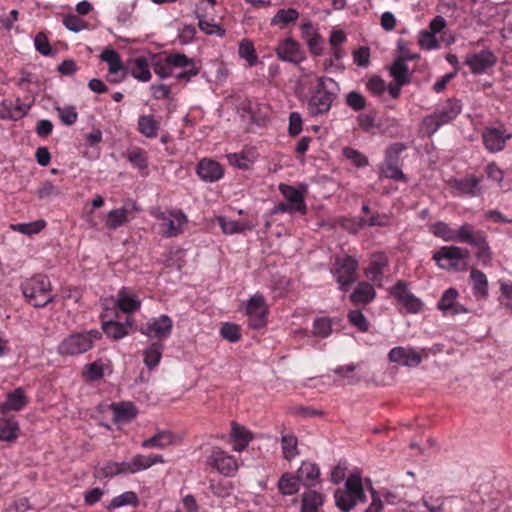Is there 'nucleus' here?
<instances>
[{
  "instance_id": "13",
  "label": "nucleus",
  "mask_w": 512,
  "mask_h": 512,
  "mask_svg": "<svg viewBox=\"0 0 512 512\" xmlns=\"http://www.w3.org/2000/svg\"><path fill=\"white\" fill-rule=\"evenodd\" d=\"M268 305L264 296L260 293L254 294L246 304V314L249 326L253 329H260L267 323Z\"/></svg>"
},
{
  "instance_id": "38",
  "label": "nucleus",
  "mask_w": 512,
  "mask_h": 512,
  "mask_svg": "<svg viewBox=\"0 0 512 512\" xmlns=\"http://www.w3.org/2000/svg\"><path fill=\"white\" fill-rule=\"evenodd\" d=\"M163 348L162 343L154 342L144 350V363L148 369L152 370L159 365L162 358Z\"/></svg>"
},
{
  "instance_id": "12",
  "label": "nucleus",
  "mask_w": 512,
  "mask_h": 512,
  "mask_svg": "<svg viewBox=\"0 0 512 512\" xmlns=\"http://www.w3.org/2000/svg\"><path fill=\"white\" fill-rule=\"evenodd\" d=\"M425 349H418L412 346H397L388 353L390 362L405 367H417L423 357H426Z\"/></svg>"
},
{
  "instance_id": "19",
  "label": "nucleus",
  "mask_w": 512,
  "mask_h": 512,
  "mask_svg": "<svg viewBox=\"0 0 512 512\" xmlns=\"http://www.w3.org/2000/svg\"><path fill=\"white\" fill-rule=\"evenodd\" d=\"M100 58L109 65L108 79L112 83H119L124 79L125 73L121 57L113 49H105Z\"/></svg>"
},
{
  "instance_id": "21",
  "label": "nucleus",
  "mask_w": 512,
  "mask_h": 512,
  "mask_svg": "<svg viewBox=\"0 0 512 512\" xmlns=\"http://www.w3.org/2000/svg\"><path fill=\"white\" fill-rule=\"evenodd\" d=\"M30 106L21 102L20 99L4 100L0 103V118L7 120H19L24 117Z\"/></svg>"
},
{
  "instance_id": "58",
  "label": "nucleus",
  "mask_w": 512,
  "mask_h": 512,
  "mask_svg": "<svg viewBox=\"0 0 512 512\" xmlns=\"http://www.w3.org/2000/svg\"><path fill=\"white\" fill-rule=\"evenodd\" d=\"M128 160L130 163L141 170L147 168L148 159L146 153L140 149H134L128 153Z\"/></svg>"
},
{
  "instance_id": "43",
  "label": "nucleus",
  "mask_w": 512,
  "mask_h": 512,
  "mask_svg": "<svg viewBox=\"0 0 512 512\" xmlns=\"http://www.w3.org/2000/svg\"><path fill=\"white\" fill-rule=\"evenodd\" d=\"M227 160L230 165L240 169H249L255 162V155L253 152H239L230 153L227 155Z\"/></svg>"
},
{
  "instance_id": "15",
  "label": "nucleus",
  "mask_w": 512,
  "mask_h": 512,
  "mask_svg": "<svg viewBox=\"0 0 512 512\" xmlns=\"http://www.w3.org/2000/svg\"><path fill=\"white\" fill-rule=\"evenodd\" d=\"M278 58L285 62L298 64L305 59V52L298 42L292 38H286L275 48Z\"/></svg>"
},
{
  "instance_id": "56",
  "label": "nucleus",
  "mask_w": 512,
  "mask_h": 512,
  "mask_svg": "<svg viewBox=\"0 0 512 512\" xmlns=\"http://www.w3.org/2000/svg\"><path fill=\"white\" fill-rule=\"evenodd\" d=\"M198 26L201 31L208 35L223 36L225 34V30L218 24H215L200 15H198Z\"/></svg>"
},
{
  "instance_id": "61",
  "label": "nucleus",
  "mask_w": 512,
  "mask_h": 512,
  "mask_svg": "<svg viewBox=\"0 0 512 512\" xmlns=\"http://www.w3.org/2000/svg\"><path fill=\"white\" fill-rule=\"evenodd\" d=\"M61 194V190L59 187L54 185L50 181L44 182L41 187L37 190V195L41 199H49L52 197H57Z\"/></svg>"
},
{
  "instance_id": "22",
  "label": "nucleus",
  "mask_w": 512,
  "mask_h": 512,
  "mask_svg": "<svg viewBox=\"0 0 512 512\" xmlns=\"http://www.w3.org/2000/svg\"><path fill=\"white\" fill-rule=\"evenodd\" d=\"M457 297L458 292L454 288H449L443 293L437 306L445 316L466 312V309L456 302Z\"/></svg>"
},
{
  "instance_id": "7",
  "label": "nucleus",
  "mask_w": 512,
  "mask_h": 512,
  "mask_svg": "<svg viewBox=\"0 0 512 512\" xmlns=\"http://www.w3.org/2000/svg\"><path fill=\"white\" fill-rule=\"evenodd\" d=\"M469 251L457 246H445L434 253L433 259L441 269L462 271L466 269Z\"/></svg>"
},
{
  "instance_id": "17",
  "label": "nucleus",
  "mask_w": 512,
  "mask_h": 512,
  "mask_svg": "<svg viewBox=\"0 0 512 512\" xmlns=\"http://www.w3.org/2000/svg\"><path fill=\"white\" fill-rule=\"evenodd\" d=\"M280 192L289 203V209L292 212L305 213L306 204L304 201V195L307 191L306 185H301L299 189L293 186L281 184L279 186Z\"/></svg>"
},
{
  "instance_id": "50",
  "label": "nucleus",
  "mask_w": 512,
  "mask_h": 512,
  "mask_svg": "<svg viewBox=\"0 0 512 512\" xmlns=\"http://www.w3.org/2000/svg\"><path fill=\"white\" fill-rule=\"evenodd\" d=\"M455 186L462 194L476 196L480 193L479 180L475 177L456 181Z\"/></svg>"
},
{
  "instance_id": "45",
  "label": "nucleus",
  "mask_w": 512,
  "mask_h": 512,
  "mask_svg": "<svg viewBox=\"0 0 512 512\" xmlns=\"http://www.w3.org/2000/svg\"><path fill=\"white\" fill-rule=\"evenodd\" d=\"M454 237L453 242L467 243L470 245L477 244V240L480 238L474 234L473 226L468 223L463 224L458 229H454Z\"/></svg>"
},
{
  "instance_id": "20",
  "label": "nucleus",
  "mask_w": 512,
  "mask_h": 512,
  "mask_svg": "<svg viewBox=\"0 0 512 512\" xmlns=\"http://www.w3.org/2000/svg\"><path fill=\"white\" fill-rule=\"evenodd\" d=\"M196 173L204 182L213 183L223 177L224 169L215 160L203 158L197 164Z\"/></svg>"
},
{
  "instance_id": "28",
  "label": "nucleus",
  "mask_w": 512,
  "mask_h": 512,
  "mask_svg": "<svg viewBox=\"0 0 512 512\" xmlns=\"http://www.w3.org/2000/svg\"><path fill=\"white\" fill-rule=\"evenodd\" d=\"M300 482L305 486H314L318 483L320 469L317 464L310 461H303L297 470Z\"/></svg>"
},
{
  "instance_id": "3",
  "label": "nucleus",
  "mask_w": 512,
  "mask_h": 512,
  "mask_svg": "<svg viewBox=\"0 0 512 512\" xmlns=\"http://www.w3.org/2000/svg\"><path fill=\"white\" fill-rule=\"evenodd\" d=\"M462 105L457 99H448L421 124V131L427 136L434 135L442 126L449 124L461 113Z\"/></svg>"
},
{
  "instance_id": "11",
  "label": "nucleus",
  "mask_w": 512,
  "mask_h": 512,
  "mask_svg": "<svg viewBox=\"0 0 512 512\" xmlns=\"http://www.w3.org/2000/svg\"><path fill=\"white\" fill-rule=\"evenodd\" d=\"M173 328V321L168 315H160L150 318L140 328L139 332L148 338L155 339L161 343L170 337Z\"/></svg>"
},
{
  "instance_id": "49",
  "label": "nucleus",
  "mask_w": 512,
  "mask_h": 512,
  "mask_svg": "<svg viewBox=\"0 0 512 512\" xmlns=\"http://www.w3.org/2000/svg\"><path fill=\"white\" fill-rule=\"evenodd\" d=\"M138 504V496L133 491H126L116 497H114L109 505L108 509H116L126 505L136 506Z\"/></svg>"
},
{
  "instance_id": "33",
  "label": "nucleus",
  "mask_w": 512,
  "mask_h": 512,
  "mask_svg": "<svg viewBox=\"0 0 512 512\" xmlns=\"http://www.w3.org/2000/svg\"><path fill=\"white\" fill-rule=\"evenodd\" d=\"M132 466L134 473H138L144 470L149 469L155 464L164 463L165 460L162 455L158 454H150V455H142L136 454L131 458Z\"/></svg>"
},
{
  "instance_id": "27",
  "label": "nucleus",
  "mask_w": 512,
  "mask_h": 512,
  "mask_svg": "<svg viewBox=\"0 0 512 512\" xmlns=\"http://www.w3.org/2000/svg\"><path fill=\"white\" fill-rule=\"evenodd\" d=\"M388 265V259L384 255H375L367 268L366 277L377 286L382 285L384 269Z\"/></svg>"
},
{
  "instance_id": "6",
  "label": "nucleus",
  "mask_w": 512,
  "mask_h": 512,
  "mask_svg": "<svg viewBox=\"0 0 512 512\" xmlns=\"http://www.w3.org/2000/svg\"><path fill=\"white\" fill-rule=\"evenodd\" d=\"M22 292L25 298L34 307H44L53 300L51 283L46 276L38 275L26 280L22 284Z\"/></svg>"
},
{
  "instance_id": "62",
  "label": "nucleus",
  "mask_w": 512,
  "mask_h": 512,
  "mask_svg": "<svg viewBox=\"0 0 512 512\" xmlns=\"http://www.w3.org/2000/svg\"><path fill=\"white\" fill-rule=\"evenodd\" d=\"M57 112L61 121L66 125H72L77 121L78 114L73 106L58 107Z\"/></svg>"
},
{
  "instance_id": "10",
  "label": "nucleus",
  "mask_w": 512,
  "mask_h": 512,
  "mask_svg": "<svg viewBox=\"0 0 512 512\" xmlns=\"http://www.w3.org/2000/svg\"><path fill=\"white\" fill-rule=\"evenodd\" d=\"M358 262L351 256L336 258L334 269L332 271L339 289L347 291L349 286L357 279Z\"/></svg>"
},
{
  "instance_id": "25",
  "label": "nucleus",
  "mask_w": 512,
  "mask_h": 512,
  "mask_svg": "<svg viewBox=\"0 0 512 512\" xmlns=\"http://www.w3.org/2000/svg\"><path fill=\"white\" fill-rule=\"evenodd\" d=\"M216 220L225 234L243 233L256 227V223L249 220L238 221L224 216H219Z\"/></svg>"
},
{
  "instance_id": "5",
  "label": "nucleus",
  "mask_w": 512,
  "mask_h": 512,
  "mask_svg": "<svg viewBox=\"0 0 512 512\" xmlns=\"http://www.w3.org/2000/svg\"><path fill=\"white\" fill-rule=\"evenodd\" d=\"M101 333L90 330L86 333H73L65 337L57 346V353L61 356H77L90 350L95 341L100 339Z\"/></svg>"
},
{
  "instance_id": "30",
  "label": "nucleus",
  "mask_w": 512,
  "mask_h": 512,
  "mask_svg": "<svg viewBox=\"0 0 512 512\" xmlns=\"http://www.w3.org/2000/svg\"><path fill=\"white\" fill-rule=\"evenodd\" d=\"M132 326V322L127 320L124 323L116 322V321H104L102 323L103 332L110 338L114 340H119L124 338L129 334V330Z\"/></svg>"
},
{
  "instance_id": "26",
  "label": "nucleus",
  "mask_w": 512,
  "mask_h": 512,
  "mask_svg": "<svg viewBox=\"0 0 512 512\" xmlns=\"http://www.w3.org/2000/svg\"><path fill=\"white\" fill-rule=\"evenodd\" d=\"M178 440L179 438L174 433L168 430H163L144 440L141 446L143 448L165 449L174 445Z\"/></svg>"
},
{
  "instance_id": "42",
  "label": "nucleus",
  "mask_w": 512,
  "mask_h": 512,
  "mask_svg": "<svg viewBox=\"0 0 512 512\" xmlns=\"http://www.w3.org/2000/svg\"><path fill=\"white\" fill-rule=\"evenodd\" d=\"M113 417L118 422H126L132 420L136 416L134 405L129 402L114 403L111 405Z\"/></svg>"
},
{
  "instance_id": "59",
  "label": "nucleus",
  "mask_w": 512,
  "mask_h": 512,
  "mask_svg": "<svg viewBox=\"0 0 512 512\" xmlns=\"http://www.w3.org/2000/svg\"><path fill=\"white\" fill-rule=\"evenodd\" d=\"M331 322L327 318H318L313 323V334L326 338L331 334Z\"/></svg>"
},
{
  "instance_id": "52",
  "label": "nucleus",
  "mask_w": 512,
  "mask_h": 512,
  "mask_svg": "<svg viewBox=\"0 0 512 512\" xmlns=\"http://www.w3.org/2000/svg\"><path fill=\"white\" fill-rule=\"evenodd\" d=\"M45 227L43 220H38L30 223H19L11 225L12 230L20 232L25 235H32L40 232Z\"/></svg>"
},
{
  "instance_id": "8",
  "label": "nucleus",
  "mask_w": 512,
  "mask_h": 512,
  "mask_svg": "<svg viewBox=\"0 0 512 512\" xmlns=\"http://www.w3.org/2000/svg\"><path fill=\"white\" fill-rule=\"evenodd\" d=\"M206 464L226 477L234 476L239 468L237 459L217 446L208 450Z\"/></svg>"
},
{
  "instance_id": "53",
  "label": "nucleus",
  "mask_w": 512,
  "mask_h": 512,
  "mask_svg": "<svg viewBox=\"0 0 512 512\" xmlns=\"http://www.w3.org/2000/svg\"><path fill=\"white\" fill-rule=\"evenodd\" d=\"M418 44L422 49L433 50L439 48V41L436 36L428 30H422L418 35Z\"/></svg>"
},
{
  "instance_id": "60",
  "label": "nucleus",
  "mask_w": 512,
  "mask_h": 512,
  "mask_svg": "<svg viewBox=\"0 0 512 512\" xmlns=\"http://www.w3.org/2000/svg\"><path fill=\"white\" fill-rule=\"evenodd\" d=\"M346 104L354 111H361L366 106V100L360 93L351 91L346 96Z\"/></svg>"
},
{
  "instance_id": "31",
  "label": "nucleus",
  "mask_w": 512,
  "mask_h": 512,
  "mask_svg": "<svg viewBox=\"0 0 512 512\" xmlns=\"http://www.w3.org/2000/svg\"><path fill=\"white\" fill-rule=\"evenodd\" d=\"M27 404V398L21 388L15 389L7 395L4 403L0 404V411L5 413L7 411H19Z\"/></svg>"
},
{
  "instance_id": "41",
  "label": "nucleus",
  "mask_w": 512,
  "mask_h": 512,
  "mask_svg": "<svg viewBox=\"0 0 512 512\" xmlns=\"http://www.w3.org/2000/svg\"><path fill=\"white\" fill-rule=\"evenodd\" d=\"M299 18V12L294 8L280 9L271 19V25L278 26L281 29L295 23Z\"/></svg>"
},
{
  "instance_id": "2",
  "label": "nucleus",
  "mask_w": 512,
  "mask_h": 512,
  "mask_svg": "<svg viewBox=\"0 0 512 512\" xmlns=\"http://www.w3.org/2000/svg\"><path fill=\"white\" fill-rule=\"evenodd\" d=\"M340 88L337 82L329 77H317V86L307 103V110L313 117L329 112Z\"/></svg>"
},
{
  "instance_id": "64",
  "label": "nucleus",
  "mask_w": 512,
  "mask_h": 512,
  "mask_svg": "<svg viewBox=\"0 0 512 512\" xmlns=\"http://www.w3.org/2000/svg\"><path fill=\"white\" fill-rule=\"evenodd\" d=\"M348 319L355 327H357L362 332H366L369 328V324L366 317L359 310L351 311L348 314Z\"/></svg>"
},
{
  "instance_id": "54",
  "label": "nucleus",
  "mask_w": 512,
  "mask_h": 512,
  "mask_svg": "<svg viewBox=\"0 0 512 512\" xmlns=\"http://www.w3.org/2000/svg\"><path fill=\"white\" fill-rule=\"evenodd\" d=\"M95 475L98 478H110V477L120 475L118 462H114V461L105 462L103 465L98 466L95 469Z\"/></svg>"
},
{
  "instance_id": "63",
  "label": "nucleus",
  "mask_w": 512,
  "mask_h": 512,
  "mask_svg": "<svg viewBox=\"0 0 512 512\" xmlns=\"http://www.w3.org/2000/svg\"><path fill=\"white\" fill-rule=\"evenodd\" d=\"M343 155L358 167H364L368 164L366 156L352 148H344Z\"/></svg>"
},
{
  "instance_id": "37",
  "label": "nucleus",
  "mask_w": 512,
  "mask_h": 512,
  "mask_svg": "<svg viewBox=\"0 0 512 512\" xmlns=\"http://www.w3.org/2000/svg\"><path fill=\"white\" fill-rule=\"evenodd\" d=\"M131 75L143 82L151 79L150 68L147 59L138 57L133 59L129 64Z\"/></svg>"
},
{
  "instance_id": "29",
  "label": "nucleus",
  "mask_w": 512,
  "mask_h": 512,
  "mask_svg": "<svg viewBox=\"0 0 512 512\" xmlns=\"http://www.w3.org/2000/svg\"><path fill=\"white\" fill-rule=\"evenodd\" d=\"M230 437L234 441L233 450L236 452H242L253 438L252 433L247 428L237 423H232Z\"/></svg>"
},
{
  "instance_id": "44",
  "label": "nucleus",
  "mask_w": 512,
  "mask_h": 512,
  "mask_svg": "<svg viewBox=\"0 0 512 512\" xmlns=\"http://www.w3.org/2000/svg\"><path fill=\"white\" fill-rule=\"evenodd\" d=\"M281 446L284 459L291 461L298 456V442L294 435L287 434L282 436Z\"/></svg>"
},
{
  "instance_id": "40",
  "label": "nucleus",
  "mask_w": 512,
  "mask_h": 512,
  "mask_svg": "<svg viewBox=\"0 0 512 512\" xmlns=\"http://www.w3.org/2000/svg\"><path fill=\"white\" fill-rule=\"evenodd\" d=\"M278 489L283 495H294L300 489L299 477L291 473H284L278 480Z\"/></svg>"
},
{
  "instance_id": "14",
  "label": "nucleus",
  "mask_w": 512,
  "mask_h": 512,
  "mask_svg": "<svg viewBox=\"0 0 512 512\" xmlns=\"http://www.w3.org/2000/svg\"><path fill=\"white\" fill-rule=\"evenodd\" d=\"M405 149L401 143H395L389 146L385 155V166L382 174L389 179L401 180L404 179V174L398 167V156Z\"/></svg>"
},
{
  "instance_id": "16",
  "label": "nucleus",
  "mask_w": 512,
  "mask_h": 512,
  "mask_svg": "<svg viewBox=\"0 0 512 512\" xmlns=\"http://www.w3.org/2000/svg\"><path fill=\"white\" fill-rule=\"evenodd\" d=\"M390 294L396 298L410 313H417L422 308V302L408 289L406 283L399 281L391 289Z\"/></svg>"
},
{
  "instance_id": "23",
  "label": "nucleus",
  "mask_w": 512,
  "mask_h": 512,
  "mask_svg": "<svg viewBox=\"0 0 512 512\" xmlns=\"http://www.w3.org/2000/svg\"><path fill=\"white\" fill-rule=\"evenodd\" d=\"M115 304L122 312L129 314L140 308L141 300L130 288L123 287L117 294Z\"/></svg>"
},
{
  "instance_id": "4",
  "label": "nucleus",
  "mask_w": 512,
  "mask_h": 512,
  "mask_svg": "<svg viewBox=\"0 0 512 512\" xmlns=\"http://www.w3.org/2000/svg\"><path fill=\"white\" fill-rule=\"evenodd\" d=\"M335 505L343 512H349L358 503L366 501L362 479L359 474L348 476L344 489H337L334 493Z\"/></svg>"
},
{
  "instance_id": "9",
  "label": "nucleus",
  "mask_w": 512,
  "mask_h": 512,
  "mask_svg": "<svg viewBox=\"0 0 512 512\" xmlns=\"http://www.w3.org/2000/svg\"><path fill=\"white\" fill-rule=\"evenodd\" d=\"M160 234L167 238L177 237L184 233L188 218L181 210L161 212L157 215Z\"/></svg>"
},
{
  "instance_id": "24",
  "label": "nucleus",
  "mask_w": 512,
  "mask_h": 512,
  "mask_svg": "<svg viewBox=\"0 0 512 512\" xmlns=\"http://www.w3.org/2000/svg\"><path fill=\"white\" fill-rule=\"evenodd\" d=\"M482 138L485 147L490 152H498L503 149L505 141L511 138V134L504 135L497 128H489L483 132Z\"/></svg>"
},
{
  "instance_id": "47",
  "label": "nucleus",
  "mask_w": 512,
  "mask_h": 512,
  "mask_svg": "<svg viewBox=\"0 0 512 512\" xmlns=\"http://www.w3.org/2000/svg\"><path fill=\"white\" fill-rule=\"evenodd\" d=\"M238 54L251 67L258 63V56L256 54L255 48L248 39H242L240 41Z\"/></svg>"
},
{
  "instance_id": "57",
  "label": "nucleus",
  "mask_w": 512,
  "mask_h": 512,
  "mask_svg": "<svg viewBox=\"0 0 512 512\" xmlns=\"http://www.w3.org/2000/svg\"><path fill=\"white\" fill-rule=\"evenodd\" d=\"M220 334L229 342H237L241 337L239 326L228 322L221 326Z\"/></svg>"
},
{
  "instance_id": "1",
  "label": "nucleus",
  "mask_w": 512,
  "mask_h": 512,
  "mask_svg": "<svg viewBox=\"0 0 512 512\" xmlns=\"http://www.w3.org/2000/svg\"><path fill=\"white\" fill-rule=\"evenodd\" d=\"M153 71L160 78L175 77L189 81L198 74L199 69L186 55L173 53L157 57L153 62Z\"/></svg>"
},
{
  "instance_id": "32",
  "label": "nucleus",
  "mask_w": 512,
  "mask_h": 512,
  "mask_svg": "<svg viewBox=\"0 0 512 512\" xmlns=\"http://www.w3.org/2000/svg\"><path fill=\"white\" fill-rule=\"evenodd\" d=\"M324 501L325 496L322 493L309 489L303 493L301 512H319Z\"/></svg>"
},
{
  "instance_id": "46",
  "label": "nucleus",
  "mask_w": 512,
  "mask_h": 512,
  "mask_svg": "<svg viewBox=\"0 0 512 512\" xmlns=\"http://www.w3.org/2000/svg\"><path fill=\"white\" fill-rule=\"evenodd\" d=\"M470 278L473 283L474 294L478 297L487 296L488 281L486 275L479 270L473 269L470 273Z\"/></svg>"
},
{
  "instance_id": "36",
  "label": "nucleus",
  "mask_w": 512,
  "mask_h": 512,
  "mask_svg": "<svg viewBox=\"0 0 512 512\" xmlns=\"http://www.w3.org/2000/svg\"><path fill=\"white\" fill-rule=\"evenodd\" d=\"M129 221V211L125 208H117L109 211L104 220V225L109 230H116Z\"/></svg>"
},
{
  "instance_id": "18",
  "label": "nucleus",
  "mask_w": 512,
  "mask_h": 512,
  "mask_svg": "<svg viewBox=\"0 0 512 512\" xmlns=\"http://www.w3.org/2000/svg\"><path fill=\"white\" fill-rule=\"evenodd\" d=\"M496 56L490 50H482L478 53L468 55L465 64L473 74H482L495 65Z\"/></svg>"
},
{
  "instance_id": "48",
  "label": "nucleus",
  "mask_w": 512,
  "mask_h": 512,
  "mask_svg": "<svg viewBox=\"0 0 512 512\" xmlns=\"http://www.w3.org/2000/svg\"><path fill=\"white\" fill-rule=\"evenodd\" d=\"M390 74L399 86H403L409 82L408 66L402 59L394 62L390 68Z\"/></svg>"
},
{
  "instance_id": "35",
  "label": "nucleus",
  "mask_w": 512,
  "mask_h": 512,
  "mask_svg": "<svg viewBox=\"0 0 512 512\" xmlns=\"http://www.w3.org/2000/svg\"><path fill=\"white\" fill-rule=\"evenodd\" d=\"M376 296L374 287L367 282H361L350 295V300L355 304H367Z\"/></svg>"
},
{
  "instance_id": "51",
  "label": "nucleus",
  "mask_w": 512,
  "mask_h": 512,
  "mask_svg": "<svg viewBox=\"0 0 512 512\" xmlns=\"http://www.w3.org/2000/svg\"><path fill=\"white\" fill-rule=\"evenodd\" d=\"M430 230L434 236L443 239L444 241H454V229L447 223L439 221L430 226Z\"/></svg>"
},
{
  "instance_id": "39",
  "label": "nucleus",
  "mask_w": 512,
  "mask_h": 512,
  "mask_svg": "<svg viewBox=\"0 0 512 512\" xmlns=\"http://www.w3.org/2000/svg\"><path fill=\"white\" fill-rule=\"evenodd\" d=\"M160 123L153 115H143L138 119V131L147 138H155L158 134Z\"/></svg>"
},
{
  "instance_id": "55",
  "label": "nucleus",
  "mask_w": 512,
  "mask_h": 512,
  "mask_svg": "<svg viewBox=\"0 0 512 512\" xmlns=\"http://www.w3.org/2000/svg\"><path fill=\"white\" fill-rule=\"evenodd\" d=\"M477 247L476 258L478 262L484 266L488 265L491 261V252L488 244L481 237L477 240V244H473Z\"/></svg>"
},
{
  "instance_id": "34",
  "label": "nucleus",
  "mask_w": 512,
  "mask_h": 512,
  "mask_svg": "<svg viewBox=\"0 0 512 512\" xmlns=\"http://www.w3.org/2000/svg\"><path fill=\"white\" fill-rule=\"evenodd\" d=\"M19 431V424L14 418H0V441H16Z\"/></svg>"
}]
</instances>
